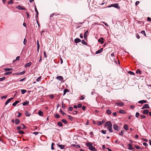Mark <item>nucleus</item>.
Wrapping results in <instances>:
<instances>
[{
	"label": "nucleus",
	"mask_w": 151,
	"mask_h": 151,
	"mask_svg": "<svg viewBox=\"0 0 151 151\" xmlns=\"http://www.w3.org/2000/svg\"><path fill=\"white\" fill-rule=\"evenodd\" d=\"M105 127L108 126V129L110 132H113L112 129V124L111 122L107 121L104 124Z\"/></svg>",
	"instance_id": "nucleus-1"
},
{
	"label": "nucleus",
	"mask_w": 151,
	"mask_h": 151,
	"mask_svg": "<svg viewBox=\"0 0 151 151\" xmlns=\"http://www.w3.org/2000/svg\"><path fill=\"white\" fill-rule=\"evenodd\" d=\"M86 145L89 147V149L91 151H96L97 150L93 147L92 144L90 143H87L86 144Z\"/></svg>",
	"instance_id": "nucleus-2"
},
{
	"label": "nucleus",
	"mask_w": 151,
	"mask_h": 151,
	"mask_svg": "<svg viewBox=\"0 0 151 151\" xmlns=\"http://www.w3.org/2000/svg\"><path fill=\"white\" fill-rule=\"evenodd\" d=\"M111 6H113L117 9H119L120 8V6L118 4H114L111 5L110 6H107V7L109 8Z\"/></svg>",
	"instance_id": "nucleus-3"
},
{
	"label": "nucleus",
	"mask_w": 151,
	"mask_h": 151,
	"mask_svg": "<svg viewBox=\"0 0 151 151\" xmlns=\"http://www.w3.org/2000/svg\"><path fill=\"white\" fill-rule=\"evenodd\" d=\"M17 9H18L20 10H26V8H23L20 5H17L16 6Z\"/></svg>",
	"instance_id": "nucleus-4"
},
{
	"label": "nucleus",
	"mask_w": 151,
	"mask_h": 151,
	"mask_svg": "<svg viewBox=\"0 0 151 151\" xmlns=\"http://www.w3.org/2000/svg\"><path fill=\"white\" fill-rule=\"evenodd\" d=\"M145 108L149 109L150 107L148 105V104H145L142 107V109H143Z\"/></svg>",
	"instance_id": "nucleus-5"
},
{
	"label": "nucleus",
	"mask_w": 151,
	"mask_h": 151,
	"mask_svg": "<svg viewBox=\"0 0 151 151\" xmlns=\"http://www.w3.org/2000/svg\"><path fill=\"white\" fill-rule=\"evenodd\" d=\"M13 98H14L13 97H12L8 99L6 102L5 105H6L7 104L12 100L13 99Z\"/></svg>",
	"instance_id": "nucleus-6"
},
{
	"label": "nucleus",
	"mask_w": 151,
	"mask_h": 151,
	"mask_svg": "<svg viewBox=\"0 0 151 151\" xmlns=\"http://www.w3.org/2000/svg\"><path fill=\"white\" fill-rule=\"evenodd\" d=\"M56 78L57 79L61 81H62L63 79V77L60 76H57L56 77Z\"/></svg>",
	"instance_id": "nucleus-7"
},
{
	"label": "nucleus",
	"mask_w": 151,
	"mask_h": 151,
	"mask_svg": "<svg viewBox=\"0 0 151 151\" xmlns=\"http://www.w3.org/2000/svg\"><path fill=\"white\" fill-rule=\"evenodd\" d=\"M103 50V48L100 49V50L96 51L95 53L96 54H98L101 53Z\"/></svg>",
	"instance_id": "nucleus-8"
},
{
	"label": "nucleus",
	"mask_w": 151,
	"mask_h": 151,
	"mask_svg": "<svg viewBox=\"0 0 151 151\" xmlns=\"http://www.w3.org/2000/svg\"><path fill=\"white\" fill-rule=\"evenodd\" d=\"M32 64L31 63V62H29L28 63H26L25 65V68H27L29 67Z\"/></svg>",
	"instance_id": "nucleus-9"
},
{
	"label": "nucleus",
	"mask_w": 151,
	"mask_h": 151,
	"mask_svg": "<svg viewBox=\"0 0 151 151\" xmlns=\"http://www.w3.org/2000/svg\"><path fill=\"white\" fill-rule=\"evenodd\" d=\"M105 121L103 120L102 121H99L97 122V125H100L103 124Z\"/></svg>",
	"instance_id": "nucleus-10"
},
{
	"label": "nucleus",
	"mask_w": 151,
	"mask_h": 151,
	"mask_svg": "<svg viewBox=\"0 0 151 151\" xmlns=\"http://www.w3.org/2000/svg\"><path fill=\"white\" fill-rule=\"evenodd\" d=\"M104 39L103 37H101L98 40V41L99 42H101V44H103L104 43V42L103 41Z\"/></svg>",
	"instance_id": "nucleus-11"
},
{
	"label": "nucleus",
	"mask_w": 151,
	"mask_h": 151,
	"mask_svg": "<svg viewBox=\"0 0 151 151\" xmlns=\"http://www.w3.org/2000/svg\"><path fill=\"white\" fill-rule=\"evenodd\" d=\"M113 128L114 129L117 130L118 129V127L116 124H114Z\"/></svg>",
	"instance_id": "nucleus-12"
},
{
	"label": "nucleus",
	"mask_w": 151,
	"mask_h": 151,
	"mask_svg": "<svg viewBox=\"0 0 151 151\" xmlns=\"http://www.w3.org/2000/svg\"><path fill=\"white\" fill-rule=\"evenodd\" d=\"M74 41L76 43H78L81 42V40L78 38H77L75 39Z\"/></svg>",
	"instance_id": "nucleus-13"
},
{
	"label": "nucleus",
	"mask_w": 151,
	"mask_h": 151,
	"mask_svg": "<svg viewBox=\"0 0 151 151\" xmlns=\"http://www.w3.org/2000/svg\"><path fill=\"white\" fill-rule=\"evenodd\" d=\"M147 102V101L145 100L140 101L138 102V103L141 104H143V103H146Z\"/></svg>",
	"instance_id": "nucleus-14"
},
{
	"label": "nucleus",
	"mask_w": 151,
	"mask_h": 151,
	"mask_svg": "<svg viewBox=\"0 0 151 151\" xmlns=\"http://www.w3.org/2000/svg\"><path fill=\"white\" fill-rule=\"evenodd\" d=\"M116 105L117 106H122L124 105V104L122 102H117L116 103Z\"/></svg>",
	"instance_id": "nucleus-15"
},
{
	"label": "nucleus",
	"mask_w": 151,
	"mask_h": 151,
	"mask_svg": "<svg viewBox=\"0 0 151 151\" xmlns=\"http://www.w3.org/2000/svg\"><path fill=\"white\" fill-rule=\"evenodd\" d=\"M58 146L60 147L61 149H63L65 147V145H58Z\"/></svg>",
	"instance_id": "nucleus-16"
},
{
	"label": "nucleus",
	"mask_w": 151,
	"mask_h": 151,
	"mask_svg": "<svg viewBox=\"0 0 151 151\" xmlns=\"http://www.w3.org/2000/svg\"><path fill=\"white\" fill-rule=\"evenodd\" d=\"M13 70V68H5L4 69V70L5 71H11Z\"/></svg>",
	"instance_id": "nucleus-17"
},
{
	"label": "nucleus",
	"mask_w": 151,
	"mask_h": 151,
	"mask_svg": "<svg viewBox=\"0 0 151 151\" xmlns=\"http://www.w3.org/2000/svg\"><path fill=\"white\" fill-rule=\"evenodd\" d=\"M24 114L27 116H29L30 115V114L27 111H25Z\"/></svg>",
	"instance_id": "nucleus-18"
},
{
	"label": "nucleus",
	"mask_w": 151,
	"mask_h": 151,
	"mask_svg": "<svg viewBox=\"0 0 151 151\" xmlns=\"http://www.w3.org/2000/svg\"><path fill=\"white\" fill-rule=\"evenodd\" d=\"M19 101H16L14 102L13 104H12V105L14 106H16V105L18 104V103H19Z\"/></svg>",
	"instance_id": "nucleus-19"
},
{
	"label": "nucleus",
	"mask_w": 151,
	"mask_h": 151,
	"mask_svg": "<svg viewBox=\"0 0 151 151\" xmlns=\"http://www.w3.org/2000/svg\"><path fill=\"white\" fill-rule=\"evenodd\" d=\"M149 112V110L147 109L144 110L143 112V113L144 114H147Z\"/></svg>",
	"instance_id": "nucleus-20"
},
{
	"label": "nucleus",
	"mask_w": 151,
	"mask_h": 151,
	"mask_svg": "<svg viewBox=\"0 0 151 151\" xmlns=\"http://www.w3.org/2000/svg\"><path fill=\"white\" fill-rule=\"evenodd\" d=\"M69 91L68 89H65L64 90L63 92V95L64 96L66 94V93L68 92H69Z\"/></svg>",
	"instance_id": "nucleus-21"
},
{
	"label": "nucleus",
	"mask_w": 151,
	"mask_h": 151,
	"mask_svg": "<svg viewBox=\"0 0 151 151\" xmlns=\"http://www.w3.org/2000/svg\"><path fill=\"white\" fill-rule=\"evenodd\" d=\"M25 71L24 70V71H22V72H20L19 73H17V75H22V74H24V73H25Z\"/></svg>",
	"instance_id": "nucleus-22"
},
{
	"label": "nucleus",
	"mask_w": 151,
	"mask_h": 151,
	"mask_svg": "<svg viewBox=\"0 0 151 151\" xmlns=\"http://www.w3.org/2000/svg\"><path fill=\"white\" fill-rule=\"evenodd\" d=\"M123 127L124 129L126 130H128V126L127 124H126L124 125Z\"/></svg>",
	"instance_id": "nucleus-23"
},
{
	"label": "nucleus",
	"mask_w": 151,
	"mask_h": 151,
	"mask_svg": "<svg viewBox=\"0 0 151 151\" xmlns=\"http://www.w3.org/2000/svg\"><path fill=\"white\" fill-rule=\"evenodd\" d=\"M61 122L65 124H67V122L65 119H62L61 120Z\"/></svg>",
	"instance_id": "nucleus-24"
},
{
	"label": "nucleus",
	"mask_w": 151,
	"mask_h": 151,
	"mask_svg": "<svg viewBox=\"0 0 151 151\" xmlns=\"http://www.w3.org/2000/svg\"><path fill=\"white\" fill-rule=\"evenodd\" d=\"M106 113L110 115L111 114V112L109 109H107L106 111Z\"/></svg>",
	"instance_id": "nucleus-25"
},
{
	"label": "nucleus",
	"mask_w": 151,
	"mask_h": 151,
	"mask_svg": "<svg viewBox=\"0 0 151 151\" xmlns=\"http://www.w3.org/2000/svg\"><path fill=\"white\" fill-rule=\"evenodd\" d=\"M62 107L63 109H65V104H64L63 102L62 103Z\"/></svg>",
	"instance_id": "nucleus-26"
},
{
	"label": "nucleus",
	"mask_w": 151,
	"mask_h": 151,
	"mask_svg": "<svg viewBox=\"0 0 151 151\" xmlns=\"http://www.w3.org/2000/svg\"><path fill=\"white\" fill-rule=\"evenodd\" d=\"M82 43L85 45H87V43L86 42V41L84 40H83L81 41Z\"/></svg>",
	"instance_id": "nucleus-27"
},
{
	"label": "nucleus",
	"mask_w": 151,
	"mask_h": 151,
	"mask_svg": "<svg viewBox=\"0 0 151 151\" xmlns=\"http://www.w3.org/2000/svg\"><path fill=\"white\" fill-rule=\"evenodd\" d=\"M57 124L58 126L60 127H62L63 125V124L62 123L60 122H58Z\"/></svg>",
	"instance_id": "nucleus-28"
},
{
	"label": "nucleus",
	"mask_w": 151,
	"mask_h": 151,
	"mask_svg": "<svg viewBox=\"0 0 151 151\" xmlns=\"http://www.w3.org/2000/svg\"><path fill=\"white\" fill-rule=\"evenodd\" d=\"M38 114L40 116H42L43 115V112L41 111H39L38 112Z\"/></svg>",
	"instance_id": "nucleus-29"
},
{
	"label": "nucleus",
	"mask_w": 151,
	"mask_h": 151,
	"mask_svg": "<svg viewBox=\"0 0 151 151\" xmlns=\"http://www.w3.org/2000/svg\"><path fill=\"white\" fill-rule=\"evenodd\" d=\"M20 122L19 120L17 119H16L15 120V123L16 124H18Z\"/></svg>",
	"instance_id": "nucleus-30"
},
{
	"label": "nucleus",
	"mask_w": 151,
	"mask_h": 151,
	"mask_svg": "<svg viewBox=\"0 0 151 151\" xmlns=\"http://www.w3.org/2000/svg\"><path fill=\"white\" fill-rule=\"evenodd\" d=\"M127 145L129 147L128 148L130 150L132 149V146L131 144H128Z\"/></svg>",
	"instance_id": "nucleus-31"
},
{
	"label": "nucleus",
	"mask_w": 151,
	"mask_h": 151,
	"mask_svg": "<svg viewBox=\"0 0 151 151\" xmlns=\"http://www.w3.org/2000/svg\"><path fill=\"white\" fill-rule=\"evenodd\" d=\"M29 104V102L25 101L22 103V105L24 106H26Z\"/></svg>",
	"instance_id": "nucleus-32"
},
{
	"label": "nucleus",
	"mask_w": 151,
	"mask_h": 151,
	"mask_svg": "<svg viewBox=\"0 0 151 151\" xmlns=\"http://www.w3.org/2000/svg\"><path fill=\"white\" fill-rule=\"evenodd\" d=\"M37 51H38L39 49L40 45H39V41L38 40H37Z\"/></svg>",
	"instance_id": "nucleus-33"
},
{
	"label": "nucleus",
	"mask_w": 151,
	"mask_h": 151,
	"mask_svg": "<svg viewBox=\"0 0 151 151\" xmlns=\"http://www.w3.org/2000/svg\"><path fill=\"white\" fill-rule=\"evenodd\" d=\"M68 119L71 121L73 119V117L70 115L68 116Z\"/></svg>",
	"instance_id": "nucleus-34"
},
{
	"label": "nucleus",
	"mask_w": 151,
	"mask_h": 151,
	"mask_svg": "<svg viewBox=\"0 0 151 151\" xmlns=\"http://www.w3.org/2000/svg\"><path fill=\"white\" fill-rule=\"evenodd\" d=\"M12 73V71L7 72L5 73L4 75H8L11 74Z\"/></svg>",
	"instance_id": "nucleus-35"
},
{
	"label": "nucleus",
	"mask_w": 151,
	"mask_h": 151,
	"mask_svg": "<svg viewBox=\"0 0 151 151\" xmlns=\"http://www.w3.org/2000/svg\"><path fill=\"white\" fill-rule=\"evenodd\" d=\"M141 33L143 35L145 36H146V34L144 30H142L141 31Z\"/></svg>",
	"instance_id": "nucleus-36"
},
{
	"label": "nucleus",
	"mask_w": 151,
	"mask_h": 151,
	"mask_svg": "<svg viewBox=\"0 0 151 151\" xmlns=\"http://www.w3.org/2000/svg\"><path fill=\"white\" fill-rule=\"evenodd\" d=\"M21 93L22 94H24L26 92H27L26 90L24 89H22L21 90Z\"/></svg>",
	"instance_id": "nucleus-37"
},
{
	"label": "nucleus",
	"mask_w": 151,
	"mask_h": 151,
	"mask_svg": "<svg viewBox=\"0 0 151 151\" xmlns=\"http://www.w3.org/2000/svg\"><path fill=\"white\" fill-rule=\"evenodd\" d=\"M119 112L121 114H124L125 113V111L123 110H120L119 111Z\"/></svg>",
	"instance_id": "nucleus-38"
},
{
	"label": "nucleus",
	"mask_w": 151,
	"mask_h": 151,
	"mask_svg": "<svg viewBox=\"0 0 151 151\" xmlns=\"http://www.w3.org/2000/svg\"><path fill=\"white\" fill-rule=\"evenodd\" d=\"M55 145V144L54 143H52L51 144V149L52 150H54V147H53V146Z\"/></svg>",
	"instance_id": "nucleus-39"
},
{
	"label": "nucleus",
	"mask_w": 151,
	"mask_h": 151,
	"mask_svg": "<svg viewBox=\"0 0 151 151\" xmlns=\"http://www.w3.org/2000/svg\"><path fill=\"white\" fill-rule=\"evenodd\" d=\"M124 132V131L122 130L121 132L119 133V134L120 136H122L123 135V133Z\"/></svg>",
	"instance_id": "nucleus-40"
},
{
	"label": "nucleus",
	"mask_w": 151,
	"mask_h": 151,
	"mask_svg": "<svg viewBox=\"0 0 151 151\" xmlns=\"http://www.w3.org/2000/svg\"><path fill=\"white\" fill-rule=\"evenodd\" d=\"M18 133L21 134H23L24 133V132L22 131L19 130L18 131Z\"/></svg>",
	"instance_id": "nucleus-41"
},
{
	"label": "nucleus",
	"mask_w": 151,
	"mask_h": 151,
	"mask_svg": "<svg viewBox=\"0 0 151 151\" xmlns=\"http://www.w3.org/2000/svg\"><path fill=\"white\" fill-rule=\"evenodd\" d=\"M55 118H58L60 117V116L58 114H56L55 116Z\"/></svg>",
	"instance_id": "nucleus-42"
},
{
	"label": "nucleus",
	"mask_w": 151,
	"mask_h": 151,
	"mask_svg": "<svg viewBox=\"0 0 151 151\" xmlns=\"http://www.w3.org/2000/svg\"><path fill=\"white\" fill-rule=\"evenodd\" d=\"M21 127L22 128V129H25L26 128L25 126L23 124H22L21 125Z\"/></svg>",
	"instance_id": "nucleus-43"
},
{
	"label": "nucleus",
	"mask_w": 151,
	"mask_h": 151,
	"mask_svg": "<svg viewBox=\"0 0 151 151\" xmlns=\"http://www.w3.org/2000/svg\"><path fill=\"white\" fill-rule=\"evenodd\" d=\"M5 79V77H3L2 78H0V81H2L4 80Z\"/></svg>",
	"instance_id": "nucleus-44"
},
{
	"label": "nucleus",
	"mask_w": 151,
	"mask_h": 151,
	"mask_svg": "<svg viewBox=\"0 0 151 151\" xmlns=\"http://www.w3.org/2000/svg\"><path fill=\"white\" fill-rule=\"evenodd\" d=\"M60 113L63 115H64L65 114V113L63 112L61 110H60Z\"/></svg>",
	"instance_id": "nucleus-45"
},
{
	"label": "nucleus",
	"mask_w": 151,
	"mask_h": 151,
	"mask_svg": "<svg viewBox=\"0 0 151 151\" xmlns=\"http://www.w3.org/2000/svg\"><path fill=\"white\" fill-rule=\"evenodd\" d=\"M139 116V114L138 112H137L136 114V115H135V116L137 117H138Z\"/></svg>",
	"instance_id": "nucleus-46"
},
{
	"label": "nucleus",
	"mask_w": 151,
	"mask_h": 151,
	"mask_svg": "<svg viewBox=\"0 0 151 151\" xmlns=\"http://www.w3.org/2000/svg\"><path fill=\"white\" fill-rule=\"evenodd\" d=\"M136 73H139L140 74L141 73V71H140L139 70H137L136 71Z\"/></svg>",
	"instance_id": "nucleus-47"
},
{
	"label": "nucleus",
	"mask_w": 151,
	"mask_h": 151,
	"mask_svg": "<svg viewBox=\"0 0 151 151\" xmlns=\"http://www.w3.org/2000/svg\"><path fill=\"white\" fill-rule=\"evenodd\" d=\"M73 109V108L72 107L70 106L69 108L68 109L70 111H72Z\"/></svg>",
	"instance_id": "nucleus-48"
},
{
	"label": "nucleus",
	"mask_w": 151,
	"mask_h": 151,
	"mask_svg": "<svg viewBox=\"0 0 151 151\" xmlns=\"http://www.w3.org/2000/svg\"><path fill=\"white\" fill-rule=\"evenodd\" d=\"M27 42V41L26 40V39L25 38L24 39V41L23 42V43L24 45H25L26 44V43Z\"/></svg>",
	"instance_id": "nucleus-49"
},
{
	"label": "nucleus",
	"mask_w": 151,
	"mask_h": 151,
	"mask_svg": "<svg viewBox=\"0 0 151 151\" xmlns=\"http://www.w3.org/2000/svg\"><path fill=\"white\" fill-rule=\"evenodd\" d=\"M82 106V105L81 104H78L77 106L78 108H81Z\"/></svg>",
	"instance_id": "nucleus-50"
},
{
	"label": "nucleus",
	"mask_w": 151,
	"mask_h": 151,
	"mask_svg": "<svg viewBox=\"0 0 151 151\" xmlns=\"http://www.w3.org/2000/svg\"><path fill=\"white\" fill-rule=\"evenodd\" d=\"M88 30H86L85 32L84 35L87 36V35H88Z\"/></svg>",
	"instance_id": "nucleus-51"
},
{
	"label": "nucleus",
	"mask_w": 151,
	"mask_h": 151,
	"mask_svg": "<svg viewBox=\"0 0 151 151\" xmlns=\"http://www.w3.org/2000/svg\"><path fill=\"white\" fill-rule=\"evenodd\" d=\"M101 132L103 134H105L106 133V130H102Z\"/></svg>",
	"instance_id": "nucleus-52"
},
{
	"label": "nucleus",
	"mask_w": 151,
	"mask_h": 151,
	"mask_svg": "<svg viewBox=\"0 0 151 151\" xmlns=\"http://www.w3.org/2000/svg\"><path fill=\"white\" fill-rule=\"evenodd\" d=\"M143 145H144L146 147H147L148 145L147 144L146 142H143Z\"/></svg>",
	"instance_id": "nucleus-53"
},
{
	"label": "nucleus",
	"mask_w": 151,
	"mask_h": 151,
	"mask_svg": "<svg viewBox=\"0 0 151 151\" xmlns=\"http://www.w3.org/2000/svg\"><path fill=\"white\" fill-rule=\"evenodd\" d=\"M41 78V76H40L37 78L36 80L37 81H39L40 80Z\"/></svg>",
	"instance_id": "nucleus-54"
},
{
	"label": "nucleus",
	"mask_w": 151,
	"mask_h": 151,
	"mask_svg": "<svg viewBox=\"0 0 151 151\" xmlns=\"http://www.w3.org/2000/svg\"><path fill=\"white\" fill-rule=\"evenodd\" d=\"M136 37L137 39H139V38L140 37H139V35L138 34H136Z\"/></svg>",
	"instance_id": "nucleus-55"
},
{
	"label": "nucleus",
	"mask_w": 151,
	"mask_h": 151,
	"mask_svg": "<svg viewBox=\"0 0 151 151\" xmlns=\"http://www.w3.org/2000/svg\"><path fill=\"white\" fill-rule=\"evenodd\" d=\"M18 115L17 116V117H20L22 115V113H19V112L18 113Z\"/></svg>",
	"instance_id": "nucleus-56"
},
{
	"label": "nucleus",
	"mask_w": 151,
	"mask_h": 151,
	"mask_svg": "<svg viewBox=\"0 0 151 151\" xmlns=\"http://www.w3.org/2000/svg\"><path fill=\"white\" fill-rule=\"evenodd\" d=\"M140 116L141 119L145 118V115H141Z\"/></svg>",
	"instance_id": "nucleus-57"
},
{
	"label": "nucleus",
	"mask_w": 151,
	"mask_h": 151,
	"mask_svg": "<svg viewBox=\"0 0 151 151\" xmlns=\"http://www.w3.org/2000/svg\"><path fill=\"white\" fill-rule=\"evenodd\" d=\"M35 12H37V14H39V13H38V12L37 10V9L36 8V6H35Z\"/></svg>",
	"instance_id": "nucleus-58"
},
{
	"label": "nucleus",
	"mask_w": 151,
	"mask_h": 151,
	"mask_svg": "<svg viewBox=\"0 0 151 151\" xmlns=\"http://www.w3.org/2000/svg\"><path fill=\"white\" fill-rule=\"evenodd\" d=\"M49 97H50L52 99L54 98V96L53 95H50L49 96Z\"/></svg>",
	"instance_id": "nucleus-59"
},
{
	"label": "nucleus",
	"mask_w": 151,
	"mask_h": 151,
	"mask_svg": "<svg viewBox=\"0 0 151 151\" xmlns=\"http://www.w3.org/2000/svg\"><path fill=\"white\" fill-rule=\"evenodd\" d=\"M134 147L137 149H140V147L139 146L135 145Z\"/></svg>",
	"instance_id": "nucleus-60"
},
{
	"label": "nucleus",
	"mask_w": 151,
	"mask_h": 151,
	"mask_svg": "<svg viewBox=\"0 0 151 151\" xmlns=\"http://www.w3.org/2000/svg\"><path fill=\"white\" fill-rule=\"evenodd\" d=\"M21 127L20 126H17V129L18 130H19L21 129Z\"/></svg>",
	"instance_id": "nucleus-61"
},
{
	"label": "nucleus",
	"mask_w": 151,
	"mask_h": 151,
	"mask_svg": "<svg viewBox=\"0 0 151 151\" xmlns=\"http://www.w3.org/2000/svg\"><path fill=\"white\" fill-rule=\"evenodd\" d=\"M77 111H73V114H76L77 113Z\"/></svg>",
	"instance_id": "nucleus-62"
},
{
	"label": "nucleus",
	"mask_w": 151,
	"mask_h": 151,
	"mask_svg": "<svg viewBox=\"0 0 151 151\" xmlns=\"http://www.w3.org/2000/svg\"><path fill=\"white\" fill-rule=\"evenodd\" d=\"M7 96H4L1 97V99H5L6 98Z\"/></svg>",
	"instance_id": "nucleus-63"
},
{
	"label": "nucleus",
	"mask_w": 151,
	"mask_h": 151,
	"mask_svg": "<svg viewBox=\"0 0 151 151\" xmlns=\"http://www.w3.org/2000/svg\"><path fill=\"white\" fill-rule=\"evenodd\" d=\"M19 58H20L19 56H18L17 57V58H16V60H19Z\"/></svg>",
	"instance_id": "nucleus-64"
}]
</instances>
